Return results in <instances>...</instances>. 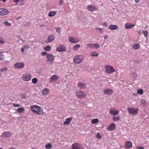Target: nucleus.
I'll use <instances>...</instances> for the list:
<instances>
[{
    "label": "nucleus",
    "instance_id": "nucleus-18",
    "mask_svg": "<svg viewBox=\"0 0 149 149\" xmlns=\"http://www.w3.org/2000/svg\"><path fill=\"white\" fill-rule=\"evenodd\" d=\"M49 93V89L47 88H44L42 92V95L44 96H46L48 95Z\"/></svg>",
    "mask_w": 149,
    "mask_h": 149
},
{
    "label": "nucleus",
    "instance_id": "nucleus-55",
    "mask_svg": "<svg viewBox=\"0 0 149 149\" xmlns=\"http://www.w3.org/2000/svg\"><path fill=\"white\" fill-rule=\"evenodd\" d=\"M136 149H144V148L141 146H138L136 147Z\"/></svg>",
    "mask_w": 149,
    "mask_h": 149
},
{
    "label": "nucleus",
    "instance_id": "nucleus-5",
    "mask_svg": "<svg viewBox=\"0 0 149 149\" xmlns=\"http://www.w3.org/2000/svg\"><path fill=\"white\" fill-rule=\"evenodd\" d=\"M127 109L129 113L132 115H135L137 114L139 110L138 109H135L132 107L128 108Z\"/></svg>",
    "mask_w": 149,
    "mask_h": 149
},
{
    "label": "nucleus",
    "instance_id": "nucleus-45",
    "mask_svg": "<svg viewBox=\"0 0 149 149\" xmlns=\"http://www.w3.org/2000/svg\"><path fill=\"white\" fill-rule=\"evenodd\" d=\"M5 42V41L3 39V38L1 37H0V44H4Z\"/></svg>",
    "mask_w": 149,
    "mask_h": 149
},
{
    "label": "nucleus",
    "instance_id": "nucleus-44",
    "mask_svg": "<svg viewBox=\"0 0 149 149\" xmlns=\"http://www.w3.org/2000/svg\"><path fill=\"white\" fill-rule=\"evenodd\" d=\"M95 137L96 138L98 139H101L102 137V136L100 135V133L99 132L97 133V135Z\"/></svg>",
    "mask_w": 149,
    "mask_h": 149
},
{
    "label": "nucleus",
    "instance_id": "nucleus-14",
    "mask_svg": "<svg viewBox=\"0 0 149 149\" xmlns=\"http://www.w3.org/2000/svg\"><path fill=\"white\" fill-rule=\"evenodd\" d=\"M87 9L90 11H93L96 10V8L93 5H89L87 7Z\"/></svg>",
    "mask_w": 149,
    "mask_h": 149
},
{
    "label": "nucleus",
    "instance_id": "nucleus-9",
    "mask_svg": "<svg viewBox=\"0 0 149 149\" xmlns=\"http://www.w3.org/2000/svg\"><path fill=\"white\" fill-rule=\"evenodd\" d=\"M56 50L58 52H62L66 51V48L64 46L61 45H59L57 47Z\"/></svg>",
    "mask_w": 149,
    "mask_h": 149
},
{
    "label": "nucleus",
    "instance_id": "nucleus-37",
    "mask_svg": "<svg viewBox=\"0 0 149 149\" xmlns=\"http://www.w3.org/2000/svg\"><path fill=\"white\" fill-rule=\"evenodd\" d=\"M93 47L96 49L99 48L100 47V46L98 44L94 43L93 44Z\"/></svg>",
    "mask_w": 149,
    "mask_h": 149
},
{
    "label": "nucleus",
    "instance_id": "nucleus-61",
    "mask_svg": "<svg viewBox=\"0 0 149 149\" xmlns=\"http://www.w3.org/2000/svg\"><path fill=\"white\" fill-rule=\"evenodd\" d=\"M9 149H16L15 148L13 147H11L9 148Z\"/></svg>",
    "mask_w": 149,
    "mask_h": 149
},
{
    "label": "nucleus",
    "instance_id": "nucleus-20",
    "mask_svg": "<svg viewBox=\"0 0 149 149\" xmlns=\"http://www.w3.org/2000/svg\"><path fill=\"white\" fill-rule=\"evenodd\" d=\"M55 38V37L52 34L49 36L46 42H49L52 41L54 40Z\"/></svg>",
    "mask_w": 149,
    "mask_h": 149
},
{
    "label": "nucleus",
    "instance_id": "nucleus-24",
    "mask_svg": "<svg viewBox=\"0 0 149 149\" xmlns=\"http://www.w3.org/2000/svg\"><path fill=\"white\" fill-rule=\"evenodd\" d=\"M77 86L80 89H85L86 88L85 85L81 82L78 83Z\"/></svg>",
    "mask_w": 149,
    "mask_h": 149
},
{
    "label": "nucleus",
    "instance_id": "nucleus-64",
    "mask_svg": "<svg viewBox=\"0 0 149 149\" xmlns=\"http://www.w3.org/2000/svg\"><path fill=\"white\" fill-rule=\"evenodd\" d=\"M7 0H1V1H3V2H6Z\"/></svg>",
    "mask_w": 149,
    "mask_h": 149
},
{
    "label": "nucleus",
    "instance_id": "nucleus-50",
    "mask_svg": "<svg viewBox=\"0 0 149 149\" xmlns=\"http://www.w3.org/2000/svg\"><path fill=\"white\" fill-rule=\"evenodd\" d=\"M102 25L105 26H108V24L106 22H104L102 23Z\"/></svg>",
    "mask_w": 149,
    "mask_h": 149
},
{
    "label": "nucleus",
    "instance_id": "nucleus-6",
    "mask_svg": "<svg viewBox=\"0 0 149 149\" xmlns=\"http://www.w3.org/2000/svg\"><path fill=\"white\" fill-rule=\"evenodd\" d=\"M47 58V62L49 63V64H52L53 63L54 60V57L53 55L51 54H47L46 55Z\"/></svg>",
    "mask_w": 149,
    "mask_h": 149
},
{
    "label": "nucleus",
    "instance_id": "nucleus-12",
    "mask_svg": "<svg viewBox=\"0 0 149 149\" xmlns=\"http://www.w3.org/2000/svg\"><path fill=\"white\" fill-rule=\"evenodd\" d=\"M12 135L11 133L10 132H4L1 135V137L3 138H7Z\"/></svg>",
    "mask_w": 149,
    "mask_h": 149
},
{
    "label": "nucleus",
    "instance_id": "nucleus-32",
    "mask_svg": "<svg viewBox=\"0 0 149 149\" xmlns=\"http://www.w3.org/2000/svg\"><path fill=\"white\" fill-rule=\"evenodd\" d=\"M130 75L133 78H136L137 77V74L135 72H132L130 73Z\"/></svg>",
    "mask_w": 149,
    "mask_h": 149
},
{
    "label": "nucleus",
    "instance_id": "nucleus-49",
    "mask_svg": "<svg viewBox=\"0 0 149 149\" xmlns=\"http://www.w3.org/2000/svg\"><path fill=\"white\" fill-rule=\"evenodd\" d=\"M23 47L25 49H28L29 48V46L28 45H24Z\"/></svg>",
    "mask_w": 149,
    "mask_h": 149
},
{
    "label": "nucleus",
    "instance_id": "nucleus-15",
    "mask_svg": "<svg viewBox=\"0 0 149 149\" xmlns=\"http://www.w3.org/2000/svg\"><path fill=\"white\" fill-rule=\"evenodd\" d=\"M116 125L115 123H111L107 128V130L109 131H112L115 129Z\"/></svg>",
    "mask_w": 149,
    "mask_h": 149
},
{
    "label": "nucleus",
    "instance_id": "nucleus-58",
    "mask_svg": "<svg viewBox=\"0 0 149 149\" xmlns=\"http://www.w3.org/2000/svg\"><path fill=\"white\" fill-rule=\"evenodd\" d=\"M138 33L139 34H141L142 33V31L141 30L138 31Z\"/></svg>",
    "mask_w": 149,
    "mask_h": 149
},
{
    "label": "nucleus",
    "instance_id": "nucleus-41",
    "mask_svg": "<svg viewBox=\"0 0 149 149\" xmlns=\"http://www.w3.org/2000/svg\"><path fill=\"white\" fill-rule=\"evenodd\" d=\"M137 93L140 95H142L143 93V91L142 89H140L137 91Z\"/></svg>",
    "mask_w": 149,
    "mask_h": 149
},
{
    "label": "nucleus",
    "instance_id": "nucleus-1",
    "mask_svg": "<svg viewBox=\"0 0 149 149\" xmlns=\"http://www.w3.org/2000/svg\"><path fill=\"white\" fill-rule=\"evenodd\" d=\"M30 109L33 113L36 114L37 115H41L43 113L42 109L37 105L31 106L30 107Z\"/></svg>",
    "mask_w": 149,
    "mask_h": 149
},
{
    "label": "nucleus",
    "instance_id": "nucleus-43",
    "mask_svg": "<svg viewBox=\"0 0 149 149\" xmlns=\"http://www.w3.org/2000/svg\"><path fill=\"white\" fill-rule=\"evenodd\" d=\"M8 68L6 67H5L4 68H1L0 70V71L1 72H3L5 71H6L7 70Z\"/></svg>",
    "mask_w": 149,
    "mask_h": 149
},
{
    "label": "nucleus",
    "instance_id": "nucleus-2",
    "mask_svg": "<svg viewBox=\"0 0 149 149\" xmlns=\"http://www.w3.org/2000/svg\"><path fill=\"white\" fill-rule=\"evenodd\" d=\"M84 56L81 55H75L73 58V62L76 64H80L84 60Z\"/></svg>",
    "mask_w": 149,
    "mask_h": 149
},
{
    "label": "nucleus",
    "instance_id": "nucleus-13",
    "mask_svg": "<svg viewBox=\"0 0 149 149\" xmlns=\"http://www.w3.org/2000/svg\"><path fill=\"white\" fill-rule=\"evenodd\" d=\"M113 92L112 89L109 88L106 89L104 91V93L107 95H111L112 94Z\"/></svg>",
    "mask_w": 149,
    "mask_h": 149
},
{
    "label": "nucleus",
    "instance_id": "nucleus-48",
    "mask_svg": "<svg viewBox=\"0 0 149 149\" xmlns=\"http://www.w3.org/2000/svg\"><path fill=\"white\" fill-rule=\"evenodd\" d=\"M96 29H98L99 30V31L101 33H102L103 32V29H102V28H100L99 27H97L96 28Z\"/></svg>",
    "mask_w": 149,
    "mask_h": 149
},
{
    "label": "nucleus",
    "instance_id": "nucleus-21",
    "mask_svg": "<svg viewBox=\"0 0 149 149\" xmlns=\"http://www.w3.org/2000/svg\"><path fill=\"white\" fill-rule=\"evenodd\" d=\"M132 144L130 141H127L125 142V147L126 148H130L132 147Z\"/></svg>",
    "mask_w": 149,
    "mask_h": 149
},
{
    "label": "nucleus",
    "instance_id": "nucleus-56",
    "mask_svg": "<svg viewBox=\"0 0 149 149\" xmlns=\"http://www.w3.org/2000/svg\"><path fill=\"white\" fill-rule=\"evenodd\" d=\"M24 48L23 47H22L21 48V51L22 52H24Z\"/></svg>",
    "mask_w": 149,
    "mask_h": 149
},
{
    "label": "nucleus",
    "instance_id": "nucleus-46",
    "mask_svg": "<svg viewBox=\"0 0 149 149\" xmlns=\"http://www.w3.org/2000/svg\"><path fill=\"white\" fill-rule=\"evenodd\" d=\"M4 25L7 26H10L11 25V24L10 23H9L8 22H4Z\"/></svg>",
    "mask_w": 149,
    "mask_h": 149
},
{
    "label": "nucleus",
    "instance_id": "nucleus-17",
    "mask_svg": "<svg viewBox=\"0 0 149 149\" xmlns=\"http://www.w3.org/2000/svg\"><path fill=\"white\" fill-rule=\"evenodd\" d=\"M58 79V76L57 75H54L51 76L49 80L50 82H52L55 81V80H57Z\"/></svg>",
    "mask_w": 149,
    "mask_h": 149
},
{
    "label": "nucleus",
    "instance_id": "nucleus-25",
    "mask_svg": "<svg viewBox=\"0 0 149 149\" xmlns=\"http://www.w3.org/2000/svg\"><path fill=\"white\" fill-rule=\"evenodd\" d=\"M109 29L111 30H115L118 28V26L116 25L110 24L109 26Z\"/></svg>",
    "mask_w": 149,
    "mask_h": 149
},
{
    "label": "nucleus",
    "instance_id": "nucleus-27",
    "mask_svg": "<svg viewBox=\"0 0 149 149\" xmlns=\"http://www.w3.org/2000/svg\"><path fill=\"white\" fill-rule=\"evenodd\" d=\"M52 145L50 143L47 144L45 146V148L46 149H50L52 148Z\"/></svg>",
    "mask_w": 149,
    "mask_h": 149
},
{
    "label": "nucleus",
    "instance_id": "nucleus-38",
    "mask_svg": "<svg viewBox=\"0 0 149 149\" xmlns=\"http://www.w3.org/2000/svg\"><path fill=\"white\" fill-rule=\"evenodd\" d=\"M141 103L143 106H145L147 104V102L145 100L143 99L141 100Z\"/></svg>",
    "mask_w": 149,
    "mask_h": 149
},
{
    "label": "nucleus",
    "instance_id": "nucleus-28",
    "mask_svg": "<svg viewBox=\"0 0 149 149\" xmlns=\"http://www.w3.org/2000/svg\"><path fill=\"white\" fill-rule=\"evenodd\" d=\"M90 54L91 56H97L99 55V54L97 53L96 52H91Z\"/></svg>",
    "mask_w": 149,
    "mask_h": 149
},
{
    "label": "nucleus",
    "instance_id": "nucleus-62",
    "mask_svg": "<svg viewBox=\"0 0 149 149\" xmlns=\"http://www.w3.org/2000/svg\"><path fill=\"white\" fill-rule=\"evenodd\" d=\"M136 3H138L139 1V0H135Z\"/></svg>",
    "mask_w": 149,
    "mask_h": 149
},
{
    "label": "nucleus",
    "instance_id": "nucleus-39",
    "mask_svg": "<svg viewBox=\"0 0 149 149\" xmlns=\"http://www.w3.org/2000/svg\"><path fill=\"white\" fill-rule=\"evenodd\" d=\"M87 47L90 49H93V44H89L87 45Z\"/></svg>",
    "mask_w": 149,
    "mask_h": 149
},
{
    "label": "nucleus",
    "instance_id": "nucleus-33",
    "mask_svg": "<svg viewBox=\"0 0 149 149\" xmlns=\"http://www.w3.org/2000/svg\"><path fill=\"white\" fill-rule=\"evenodd\" d=\"M119 116H114L113 118V120L114 121H118L120 119Z\"/></svg>",
    "mask_w": 149,
    "mask_h": 149
},
{
    "label": "nucleus",
    "instance_id": "nucleus-35",
    "mask_svg": "<svg viewBox=\"0 0 149 149\" xmlns=\"http://www.w3.org/2000/svg\"><path fill=\"white\" fill-rule=\"evenodd\" d=\"M142 31L143 32V34L144 36L145 37H147L148 36V31H145L144 30H143Z\"/></svg>",
    "mask_w": 149,
    "mask_h": 149
},
{
    "label": "nucleus",
    "instance_id": "nucleus-63",
    "mask_svg": "<svg viewBox=\"0 0 149 149\" xmlns=\"http://www.w3.org/2000/svg\"><path fill=\"white\" fill-rule=\"evenodd\" d=\"M1 10H2V8H0V15H1Z\"/></svg>",
    "mask_w": 149,
    "mask_h": 149
},
{
    "label": "nucleus",
    "instance_id": "nucleus-7",
    "mask_svg": "<svg viewBox=\"0 0 149 149\" xmlns=\"http://www.w3.org/2000/svg\"><path fill=\"white\" fill-rule=\"evenodd\" d=\"M75 94L76 96L79 98H84L86 95V93L81 91H76L75 92Z\"/></svg>",
    "mask_w": 149,
    "mask_h": 149
},
{
    "label": "nucleus",
    "instance_id": "nucleus-4",
    "mask_svg": "<svg viewBox=\"0 0 149 149\" xmlns=\"http://www.w3.org/2000/svg\"><path fill=\"white\" fill-rule=\"evenodd\" d=\"M31 77L32 76L30 73L26 72L23 74L21 79L23 81H28L31 80Z\"/></svg>",
    "mask_w": 149,
    "mask_h": 149
},
{
    "label": "nucleus",
    "instance_id": "nucleus-11",
    "mask_svg": "<svg viewBox=\"0 0 149 149\" xmlns=\"http://www.w3.org/2000/svg\"><path fill=\"white\" fill-rule=\"evenodd\" d=\"M24 66V63L22 62H19L15 63L14 65L15 68H16L21 69Z\"/></svg>",
    "mask_w": 149,
    "mask_h": 149
},
{
    "label": "nucleus",
    "instance_id": "nucleus-22",
    "mask_svg": "<svg viewBox=\"0 0 149 149\" xmlns=\"http://www.w3.org/2000/svg\"><path fill=\"white\" fill-rule=\"evenodd\" d=\"M9 11L6 9H2L1 13V15L3 16L8 14L9 13Z\"/></svg>",
    "mask_w": 149,
    "mask_h": 149
},
{
    "label": "nucleus",
    "instance_id": "nucleus-30",
    "mask_svg": "<svg viewBox=\"0 0 149 149\" xmlns=\"http://www.w3.org/2000/svg\"><path fill=\"white\" fill-rule=\"evenodd\" d=\"M17 112L19 113L24 112L25 111V109L23 107L19 108L17 109Z\"/></svg>",
    "mask_w": 149,
    "mask_h": 149
},
{
    "label": "nucleus",
    "instance_id": "nucleus-23",
    "mask_svg": "<svg viewBox=\"0 0 149 149\" xmlns=\"http://www.w3.org/2000/svg\"><path fill=\"white\" fill-rule=\"evenodd\" d=\"M134 24H132L130 23H127L125 24V28L126 29H130L132 27H133L134 26Z\"/></svg>",
    "mask_w": 149,
    "mask_h": 149
},
{
    "label": "nucleus",
    "instance_id": "nucleus-40",
    "mask_svg": "<svg viewBox=\"0 0 149 149\" xmlns=\"http://www.w3.org/2000/svg\"><path fill=\"white\" fill-rule=\"evenodd\" d=\"M4 58V56L2 52H0V60H2Z\"/></svg>",
    "mask_w": 149,
    "mask_h": 149
},
{
    "label": "nucleus",
    "instance_id": "nucleus-34",
    "mask_svg": "<svg viewBox=\"0 0 149 149\" xmlns=\"http://www.w3.org/2000/svg\"><path fill=\"white\" fill-rule=\"evenodd\" d=\"M51 47L49 46L48 45L46 47H45L44 49L45 50L47 51H49L51 50Z\"/></svg>",
    "mask_w": 149,
    "mask_h": 149
},
{
    "label": "nucleus",
    "instance_id": "nucleus-31",
    "mask_svg": "<svg viewBox=\"0 0 149 149\" xmlns=\"http://www.w3.org/2000/svg\"><path fill=\"white\" fill-rule=\"evenodd\" d=\"M99 122V120L97 118L93 119L91 120L92 123L94 124L97 123Z\"/></svg>",
    "mask_w": 149,
    "mask_h": 149
},
{
    "label": "nucleus",
    "instance_id": "nucleus-57",
    "mask_svg": "<svg viewBox=\"0 0 149 149\" xmlns=\"http://www.w3.org/2000/svg\"><path fill=\"white\" fill-rule=\"evenodd\" d=\"M20 0H13V1L15 3H17Z\"/></svg>",
    "mask_w": 149,
    "mask_h": 149
},
{
    "label": "nucleus",
    "instance_id": "nucleus-8",
    "mask_svg": "<svg viewBox=\"0 0 149 149\" xmlns=\"http://www.w3.org/2000/svg\"><path fill=\"white\" fill-rule=\"evenodd\" d=\"M72 148V149H83L82 144L77 143H73Z\"/></svg>",
    "mask_w": 149,
    "mask_h": 149
},
{
    "label": "nucleus",
    "instance_id": "nucleus-42",
    "mask_svg": "<svg viewBox=\"0 0 149 149\" xmlns=\"http://www.w3.org/2000/svg\"><path fill=\"white\" fill-rule=\"evenodd\" d=\"M38 81V79L36 78H33L32 80V81L33 83L36 84Z\"/></svg>",
    "mask_w": 149,
    "mask_h": 149
},
{
    "label": "nucleus",
    "instance_id": "nucleus-53",
    "mask_svg": "<svg viewBox=\"0 0 149 149\" xmlns=\"http://www.w3.org/2000/svg\"><path fill=\"white\" fill-rule=\"evenodd\" d=\"M56 31L57 32H59L60 31L61 29L60 27H57L56 28Z\"/></svg>",
    "mask_w": 149,
    "mask_h": 149
},
{
    "label": "nucleus",
    "instance_id": "nucleus-60",
    "mask_svg": "<svg viewBox=\"0 0 149 149\" xmlns=\"http://www.w3.org/2000/svg\"><path fill=\"white\" fill-rule=\"evenodd\" d=\"M104 38L105 39H107V38H108V36L107 35H105L104 36Z\"/></svg>",
    "mask_w": 149,
    "mask_h": 149
},
{
    "label": "nucleus",
    "instance_id": "nucleus-51",
    "mask_svg": "<svg viewBox=\"0 0 149 149\" xmlns=\"http://www.w3.org/2000/svg\"><path fill=\"white\" fill-rule=\"evenodd\" d=\"M63 0H60L59 4V6H61L63 3Z\"/></svg>",
    "mask_w": 149,
    "mask_h": 149
},
{
    "label": "nucleus",
    "instance_id": "nucleus-54",
    "mask_svg": "<svg viewBox=\"0 0 149 149\" xmlns=\"http://www.w3.org/2000/svg\"><path fill=\"white\" fill-rule=\"evenodd\" d=\"M30 25V23L29 22H28L26 23L24 25L25 26H29Z\"/></svg>",
    "mask_w": 149,
    "mask_h": 149
},
{
    "label": "nucleus",
    "instance_id": "nucleus-29",
    "mask_svg": "<svg viewBox=\"0 0 149 149\" xmlns=\"http://www.w3.org/2000/svg\"><path fill=\"white\" fill-rule=\"evenodd\" d=\"M80 47V45L79 44H77L73 48V50L74 51L77 50L78 48Z\"/></svg>",
    "mask_w": 149,
    "mask_h": 149
},
{
    "label": "nucleus",
    "instance_id": "nucleus-47",
    "mask_svg": "<svg viewBox=\"0 0 149 149\" xmlns=\"http://www.w3.org/2000/svg\"><path fill=\"white\" fill-rule=\"evenodd\" d=\"M13 106L14 107H19L20 105L19 104H15L14 103L12 104Z\"/></svg>",
    "mask_w": 149,
    "mask_h": 149
},
{
    "label": "nucleus",
    "instance_id": "nucleus-10",
    "mask_svg": "<svg viewBox=\"0 0 149 149\" xmlns=\"http://www.w3.org/2000/svg\"><path fill=\"white\" fill-rule=\"evenodd\" d=\"M68 40L70 42L73 43H77L79 41L77 38L72 36L69 37Z\"/></svg>",
    "mask_w": 149,
    "mask_h": 149
},
{
    "label": "nucleus",
    "instance_id": "nucleus-59",
    "mask_svg": "<svg viewBox=\"0 0 149 149\" xmlns=\"http://www.w3.org/2000/svg\"><path fill=\"white\" fill-rule=\"evenodd\" d=\"M21 97L24 99L25 98V96L24 94H22L21 95Z\"/></svg>",
    "mask_w": 149,
    "mask_h": 149
},
{
    "label": "nucleus",
    "instance_id": "nucleus-26",
    "mask_svg": "<svg viewBox=\"0 0 149 149\" xmlns=\"http://www.w3.org/2000/svg\"><path fill=\"white\" fill-rule=\"evenodd\" d=\"M56 14V12L55 11H50L48 14V16L50 17H52L54 16Z\"/></svg>",
    "mask_w": 149,
    "mask_h": 149
},
{
    "label": "nucleus",
    "instance_id": "nucleus-36",
    "mask_svg": "<svg viewBox=\"0 0 149 149\" xmlns=\"http://www.w3.org/2000/svg\"><path fill=\"white\" fill-rule=\"evenodd\" d=\"M140 47V45H139L138 44H136L133 46V48L134 49H139Z\"/></svg>",
    "mask_w": 149,
    "mask_h": 149
},
{
    "label": "nucleus",
    "instance_id": "nucleus-16",
    "mask_svg": "<svg viewBox=\"0 0 149 149\" xmlns=\"http://www.w3.org/2000/svg\"><path fill=\"white\" fill-rule=\"evenodd\" d=\"M115 108H113L111 109L109 111L110 113L112 115H116L118 114L119 111H115L114 110Z\"/></svg>",
    "mask_w": 149,
    "mask_h": 149
},
{
    "label": "nucleus",
    "instance_id": "nucleus-3",
    "mask_svg": "<svg viewBox=\"0 0 149 149\" xmlns=\"http://www.w3.org/2000/svg\"><path fill=\"white\" fill-rule=\"evenodd\" d=\"M104 68L106 72L108 74H112L115 71L113 68L110 65H105L104 66Z\"/></svg>",
    "mask_w": 149,
    "mask_h": 149
},
{
    "label": "nucleus",
    "instance_id": "nucleus-19",
    "mask_svg": "<svg viewBox=\"0 0 149 149\" xmlns=\"http://www.w3.org/2000/svg\"><path fill=\"white\" fill-rule=\"evenodd\" d=\"M73 118L72 117H70L68 118H67L65 119V120L63 122V124L64 125H68L69 124L71 121L72 120Z\"/></svg>",
    "mask_w": 149,
    "mask_h": 149
},
{
    "label": "nucleus",
    "instance_id": "nucleus-52",
    "mask_svg": "<svg viewBox=\"0 0 149 149\" xmlns=\"http://www.w3.org/2000/svg\"><path fill=\"white\" fill-rule=\"evenodd\" d=\"M48 54L47 53L45 52H43L41 53V55L43 56H44L45 55H47Z\"/></svg>",
    "mask_w": 149,
    "mask_h": 149
}]
</instances>
